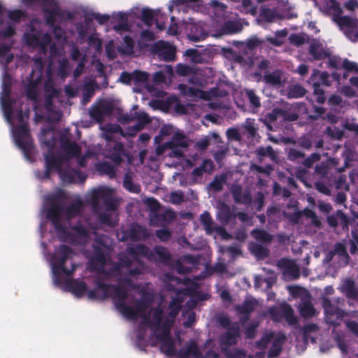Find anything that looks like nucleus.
Here are the masks:
<instances>
[{
	"label": "nucleus",
	"instance_id": "39448f33",
	"mask_svg": "<svg viewBox=\"0 0 358 358\" xmlns=\"http://www.w3.org/2000/svg\"><path fill=\"white\" fill-rule=\"evenodd\" d=\"M127 251L132 259L124 255L120 258V264L122 267H125L131 276L138 275L143 273L144 264L140 260V257H145L149 261L154 257L153 251L144 244L129 247Z\"/></svg>",
	"mask_w": 358,
	"mask_h": 358
},
{
	"label": "nucleus",
	"instance_id": "7ed1b4c3",
	"mask_svg": "<svg viewBox=\"0 0 358 358\" xmlns=\"http://www.w3.org/2000/svg\"><path fill=\"white\" fill-rule=\"evenodd\" d=\"M75 253L71 248L66 245H60L51 257V265L55 284H62V273L66 276H71L75 270L76 265L73 262Z\"/></svg>",
	"mask_w": 358,
	"mask_h": 358
},
{
	"label": "nucleus",
	"instance_id": "423d86ee",
	"mask_svg": "<svg viewBox=\"0 0 358 358\" xmlns=\"http://www.w3.org/2000/svg\"><path fill=\"white\" fill-rule=\"evenodd\" d=\"M36 69H33L27 77V84L25 85V96L27 99L36 101L38 97V87L43 77V63L41 58L35 61Z\"/></svg>",
	"mask_w": 358,
	"mask_h": 358
},
{
	"label": "nucleus",
	"instance_id": "4c0bfd02",
	"mask_svg": "<svg viewBox=\"0 0 358 358\" xmlns=\"http://www.w3.org/2000/svg\"><path fill=\"white\" fill-rule=\"evenodd\" d=\"M251 235L255 240L262 243L268 244L271 243L273 240V236L271 234L264 229H260L258 228L254 229L251 231Z\"/></svg>",
	"mask_w": 358,
	"mask_h": 358
},
{
	"label": "nucleus",
	"instance_id": "bf43d9fd",
	"mask_svg": "<svg viewBox=\"0 0 358 358\" xmlns=\"http://www.w3.org/2000/svg\"><path fill=\"white\" fill-rule=\"evenodd\" d=\"M341 67L347 72L358 74V64L348 59H343Z\"/></svg>",
	"mask_w": 358,
	"mask_h": 358
},
{
	"label": "nucleus",
	"instance_id": "5701e85b",
	"mask_svg": "<svg viewBox=\"0 0 358 358\" xmlns=\"http://www.w3.org/2000/svg\"><path fill=\"white\" fill-rule=\"evenodd\" d=\"M65 286L68 290L77 297H81L87 291V285L78 279H69L65 281Z\"/></svg>",
	"mask_w": 358,
	"mask_h": 358
},
{
	"label": "nucleus",
	"instance_id": "7c9ffc66",
	"mask_svg": "<svg viewBox=\"0 0 358 358\" xmlns=\"http://www.w3.org/2000/svg\"><path fill=\"white\" fill-rule=\"evenodd\" d=\"M301 316L305 319L310 318L315 315V308L310 299H305L301 301L299 306Z\"/></svg>",
	"mask_w": 358,
	"mask_h": 358
},
{
	"label": "nucleus",
	"instance_id": "2f4dec72",
	"mask_svg": "<svg viewBox=\"0 0 358 358\" xmlns=\"http://www.w3.org/2000/svg\"><path fill=\"white\" fill-rule=\"evenodd\" d=\"M280 309L282 316L289 325L294 326L298 324V319L295 316L294 310L289 304H282Z\"/></svg>",
	"mask_w": 358,
	"mask_h": 358
},
{
	"label": "nucleus",
	"instance_id": "20e7f679",
	"mask_svg": "<svg viewBox=\"0 0 358 358\" xmlns=\"http://www.w3.org/2000/svg\"><path fill=\"white\" fill-rule=\"evenodd\" d=\"M96 285L99 289L103 290L102 298L111 297L115 301V306L119 311L129 320L136 319L137 315L134 307L126 304L128 292L125 287L120 285L107 284L100 279L96 281Z\"/></svg>",
	"mask_w": 358,
	"mask_h": 358
},
{
	"label": "nucleus",
	"instance_id": "680f3d73",
	"mask_svg": "<svg viewBox=\"0 0 358 358\" xmlns=\"http://www.w3.org/2000/svg\"><path fill=\"white\" fill-rule=\"evenodd\" d=\"M44 92L45 96L50 97H57L59 96V91L55 88L54 83L52 81H47L44 85Z\"/></svg>",
	"mask_w": 358,
	"mask_h": 358
},
{
	"label": "nucleus",
	"instance_id": "6ab92c4d",
	"mask_svg": "<svg viewBox=\"0 0 358 358\" xmlns=\"http://www.w3.org/2000/svg\"><path fill=\"white\" fill-rule=\"evenodd\" d=\"M61 148L65 152L69 158L78 157L81 153L80 147L75 142H71L67 136L62 135L59 137Z\"/></svg>",
	"mask_w": 358,
	"mask_h": 358
},
{
	"label": "nucleus",
	"instance_id": "393cba45",
	"mask_svg": "<svg viewBox=\"0 0 358 358\" xmlns=\"http://www.w3.org/2000/svg\"><path fill=\"white\" fill-rule=\"evenodd\" d=\"M279 265L285 268V273L292 276L294 279H297L300 276V268L299 266L292 260L282 259L279 262Z\"/></svg>",
	"mask_w": 358,
	"mask_h": 358
},
{
	"label": "nucleus",
	"instance_id": "f257e3e1",
	"mask_svg": "<svg viewBox=\"0 0 358 358\" xmlns=\"http://www.w3.org/2000/svg\"><path fill=\"white\" fill-rule=\"evenodd\" d=\"M169 308V317H164V310L160 305L151 309L152 317L143 315L142 317L144 323L155 332L157 338L161 341L162 350L166 348L165 354L173 356L176 354V350L171 336V329L181 309V306L176 299H173L170 302Z\"/></svg>",
	"mask_w": 358,
	"mask_h": 358
},
{
	"label": "nucleus",
	"instance_id": "b1692460",
	"mask_svg": "<svg viewBox=\"0 0 358 358\" xmlns=\"http://www.w3.org/2000/svg\"><path fill=\"white\" fill-rule=\"evenodd\" d=\"M154 257L150 262H159L164 264H169L172 260V256L168 249L162 245H155L154 248Z\"/></svg>",
	"mask_w": 358,
	"mask_h": 358
},
{
	"label": "nucleus",
	"instance_id": "c756f323",
	"mask_svg": "<svg viewBox=\"0 0 358 358\" xmlns=\"http://www.w3.org/2000/svg\"><path fill=\"white\" fill-rule=\"evenodd\" d=\"M136 119L137 123L130 128V135H134L136 132L141 131L144 129L146 124L151 122L149 115L144 112L139 113L136 117Z\"/></svg>",
	"mask_w": 358,
	"mask_h": 358
},
{
	"label": "nucleus",
	"instance_id": "3c124183",
	"mask_svg": "<svg viewBox=\"0 0 358 358\" xmlns=\"http://www.w3.org/2000/svg\"><path fill=\"white\" fill-rule=\"evenodd\" d=\"M245 96L248 99L250 105L256 108L261 106L259 97L256 94L255 90L252 89H246Z\"/></svg>",
	"mask_w": 358,
	"mask_h": 358
},
{
	"label": "nucleus",
	"instance_id": "58836bf2",
	"mask_svg": "<svg viewBox=\"0 0 358 358\" xmlns=\"http://www.w3.org/2000/svg\"><path fill=\"white\" fill-rule=\"evenodd\" d=\"M243 134L248 138H255L257 136V127L255 126V120L247 118L243 125Z\"/></svg>",
	"mask_w": 358,
	"mask_h": 358
},
{
	"label": "nucleus",
	"instance_id": "0eeeda50",
	"mask_svg": "<svg viewBox=\"0 0 358 358\" xmlns=\"http://www.w3.org/2000/svg\"><path fill=\"white\" fill-rule=\"evenodd\" d=\"M16 145L22 150L26 158H29L33 149V140L30 136L28 123L17 125L13 131Z\"/></svg>",
	"mask_w": 358,
	"mask_h": 358
},
{
	"label": "nucleus",
	"instance_id": "2eb2a0df",
	"mask_svg": "<svg viewBox=\"0 0 358 358\" xmlns=\"http://www.w3.org/2000/svg\"><path fill=\"white\" fill-rule=\"evenodd\" d=\"M64 182L73 183L79 182L83 183L86 180V175L79 169L69 166L62 169L58 174Z\"/></svg>",
	"mask_w": 358,
	"mask_h": 358
},
{
	"label": "nucleus",
	"instance_id": "a19ab883",
	"mask_svg": "<svg viewBox=\"0 0 358 358\" xmlns=\"http://www.w3.org/2000/svg\"><path fill=\"white\" fill-rule=\"evenodd\" d=\"M200 221L208 234H211L214 231L213 220L208 212L205 211L200 215Z\"/></svg>",
	"mask_w": 358,
	"mask_h": 358
},
{
	"label": "nucleus",
	"instance_id": "338daca9",
	"mask_svg": "<svg viewBox=\"0 0 358 358\" xmlns=\"http://www.w3.org/2000/svg\"><path fill=\"white\" fill-rule=\"evenodd\" d=\"M25 16V13L18 9L13 10H9L8 11V18L16 23H18L20 22L22 17Z\"/></svg>",
	"mask_w": 358,
	"mask_h": 358
},
{
	"label": "nucleus",
	"instance_id": "0e129e2a",
	"mask_svg": "<svg viewBox=\"0 0 358 358\" xmlns=\"http://www.w3.org/2000/svg\"><path fill=\"white\" fill-rule=\"evenodd\" d=\"M256 153L258 156H260V157H267L268 156V157H270L271 158H273L275 157V152L271 145H268L266 148L259 147L256 150Z\"/></svg>",
	"mask_w": 358,
	"mask_h": 358
},
{
	"label": "nucleus",
	"instance_id": "f704fd0d",
	"mask_svg": "<svg viewBox=\"0 0 358 358\" xmlns=\"http://www.w3.org/2000/svg\"><path fill=\"white\" fill-rule=\"evenodd\" d=\"M123 187L131 193L138 194L141 191V185L134 182L131 173L129 172L124 176Z\"/></svg>",
	"mask_w": 358,
	"mask_h": 358
},
{
	"label": "nucleus",
	"instance_id": "473e14b6",
	"mask_svg": "<svg viewBox=\"0 0 358 358\" xmlns=\"http://www.w3.org/2000/svg\"><path fill=\"white\" fill-rule=\"evenodd\" d=\"M15 103L13 99H10V96H1V106L3 110L5 117L8 122H11L13 115V105Z\"/></svg>",
	"mask_w": 358,
	"mask_h": 358
},
{
	"label": "nucleus",
	"instance_id": "a878e982",
	"mask_svg": "<svg viewBox=\"0 0 358 358\" xmlns=\"http://www.w3.org/2000/svg\"><path fill=\"white\" fill-rule=\"evenodd\" d=\"M310 82L313 84L318 83L320 86L329 87L331 85L330 75L327 71H320L315 69L311 73Z\"/></svg>",
	"mask_w": 358,
	"mask_h": 358
},
{
	"label": "nucleus",
	"instance_id": "f8f14e48",
	"mask_svg": "<svg viewBox=\"0 0 358 358\" xmlns=\"http://www.w3.org/2000/svg\"><path fill=\"white\" fill-rule=\"evenodd\" d=\"M151 51L157 55L159 59L165 62L173 61L176 57L175 47L164 41L155 43L151 47Z\"/></svg>",
	"mask_w": 358,
	"mask_h": 358
},
{
	"label": "nucleus",
	"instance_id": "a18cd8bd",
	"mask_svg": "<svg viewBox=\"0 0 358 358\" xmlns=\"http://www.w3.org/2000/svg\"><path fill=\"white\" fill-rule=\"evenodd\" d=\"M280 116L285 122H294L299 119V114L292 108H280Z\"/></svg>",
	"mask_w": 358,
	"mask_h": 358
},
{
	"label": "nucleus",
	"instance_id": "f3484780",
	"mask_svg": "<svg viewBox=\"0 0 358 358\" xmlns=\"http://www.w3.org/2000/svg\"><path fill=\"white\" fill-rule=\"evenodd\" d=\"M103 243L99 242L98 245H93L94 255L90 259L92 266L97 268V266L101 267L100 273L108 275V273L103 269V266L106 264V257L103 249Z\"/></svg>",
	"mask_w": 358,
	"mask_h": 358
},
{
	"label": "nucleus",
	"instance_id": "9d476101",
	"mask_svg": "<svg viewBox=\"0 0 358 358\" xmlns=\"http://www.w3.org/2000/svg\"><path fill=\"white\" fill-rule=\"evenodd\" d=\"M117 236L120 241L125 242L129 240L131 241L145 240L150 237V234L145 227L134 222L128 229L118 231Z\"/></svg>",
	"mask_w": 358,
	"mask_h": 358
},
{
	"label": "nucleus",
	"instance_id": "79ce46f5",
	"mask_svg": "<svg viewBox=\"0 0 358 358\" xmlns=\"http://www.w3.org/2000/svg\"><path fill=\"white\" fill-rule=\"evenodd\" d=\"M13 81L11 76L7 73L4 72L2 78V92L1 96H10L12 90Z\"/></svg>",
	"mask_w": 358,
	"mask_h": 358
},
{
	"label": "nucleus",
	"instance_id": "a211bd4d",
	"mask_svg": "<svg viewBox=\"0 0 358 358\" xmlns=\"http://www.w3.org/2000/svg\"><path fill=\"white\" fill-rule=\"evenodd\" d=\"M239 336L240 329L238 324L237 322L233 323L227 331L220 336V344L222 347L235 345Z\"/></svg>",
	"mask_w": 358,
	"mask_h": 358
},
{
	"label": "nucleus",
	"instance_id": "774afa93",
	"mask_svg": "<svg viewBox=\"0 0 358 358\" xmlns=\"http://www.w3.org/2000/svg\"><path fill=\"white\" fill-rule=\"evenodd\" d=\"M326 314L329 315H336L338 319H341L345 315V312L338 307L332 305L329 308L325 310Z\"/></svg>",
	"mask_w": 358,
	"mask_h": 358
},
{
	"label": "nucleus",
	"instance_id": "13d9d810",
	"mask_svg": "<svg viewBox=\"0 0 358 358\" xmlns=\"http://www.w3.org/2000/svg\"><path fill=\"white\" fill-rule=\"evenodd\" d=\"M306 93V89L300 85H294L289 92V97L292 98H301L305 96Z\"/></svg>",
	"mask_w": 358,
	"mask_h": 358
},
{
	"label": "nucleus",
	"instance_id": "72a5a7b5",
	"mask_svg": "<svg viewBox=\"0 0 358 358\" xmlns=\"http://www.w3.org/2000/svg\"><path fill=\"white\" fill-rule=\"evenodd\" d=\"M341 289L347 298L351 299L357 298L358 292L356 289L355 282L352 279H346L342 285Z\"/></svg>",
	"mask_w": 358,
	"mask_h": 358
},
{
	"label": "nucleus",
	"instance_id": "c03bdc74",
	"mask_svg": "<svg viewBox=\"0 0 358 358\" xmlns=\"http://www.w3.org/2000/svg\"><path fill=\"white\" fill-rule=\"evenodd\" d=\"M150 303L151 301L148 299L143 298L141 300H137L134 307L137 316H140L143 319L142 315H146L145 312Z\"/></svg>",
	"mask_w": 358,
	"mask_h": 358
},
{
	"label": "nucleus",
	"instance_id": "4d7b16f0",
	"mask_svg": "<svg viewBox=\"0 0 358 358\" xmlns=\"http://www.w3.org/2000/svg\"><path fill=\"white\" fill-rule=\"evenodd\" d=\"M24 40L29 46L33 48H37L39 45V37L37 34L32 33H25L24 34Z\"/></svg>",
	"mask_w": 358,
	"mask_h": 358
},
{
	"label": "nucleus",
	"instance_id": "dca6fc26",
	"mask_svg": "<svg viewBox=\"0 0 358 358\" xmlns=\"http://www.w3.org/2000/svg\"><path fill=\"white\" fill-rule=\"evenodd\" d=\"M106 157L116 165H120L124 161V158L128 157V152L122 143L115 142L107 150Z\"/></svg>",
	"mask_w": 358,
	"mask_h": 358
},
{
	"label": "nucleus",
	"instance_id": "4be33fe9",
	"mask_svg": "<svg viewBox=\"0 0 358 358\" xmlns=\"http://www.w3.org/2000/svg\"><path fill=\"white\" fill-rule=\"evenodd\" d=\"M178 358H199L200 350L196 343L191 341L188 344L180 348L177 352Z\"/></svg>",
	"mask_w": 358,
	"mask_h": 358
},
{
	"label": "nucleus",
	"instance_id": "864d4df0",
	"mask_svg": "<svg viewBox=\"0 0 358 358\" xmlns=\"http://www.w3.org/2000/svg\"><path fill=\"white\" fill-rule=\"evenodd\" d=\"M132 78L135 84L146 83L148 81L149 75L146 72L135 70L132 72Z\"/></svg>",
	"mask_w": 358,
	"mask_h": 358
},
{
	"label": "nucleus",
	"instance_id": "ea45409f",
	"mask_svg": "<svg viewBox=\"0 0 358 358\" xmlns=\"http://www.w3.org/2000/svg\"><path fill=\"white\" fill-rule=\"evenodd\" d=\"M217 216L222 223H228L230 222L234 215L232 213L230 207L224 203H221L219 207Z\"/></svg>",
	"mask_w": 358,
	"mask_h": 358
},
{
	"label": "nucleus",
	"instance_id": "4468645a",
	"mask_svg": "<svg viewBox=\"0 0 358 358\" xmlns=\"http://www.w3.org/2000/svg\"><path fill=\"white\" fill-rule=\"evenodd\" d=\"M45 170L43 176V178H49L50 173L57 171L59 173V171L63 169L62 164L63 163V157L61 155H55L52 152H48L45 156Z\"/></svg>",
	"mask_w": 358,
	"mask_h": 358
},
{
	"label": "nucleus",
	"instance_id": "ddd939ff",
	"mask_svg": "<svg viewBox=\"0 0 358 358\" xmlns=\"http://www.w3.org/2000/svg\"><path fill=\"white\" fill-rule=\"evenodd\" d=\"M331 55V51L328 48L323 46L322 43L317 40H313L308 48V59L310 62L324 60Z\"/></svg>",
	"mask_w": 358,
	"mask_h": 358
},
{
	"label": "nucleus",
	"instance_id": "603ef678",
	"mask_svg": "<svg viewBox=\"0 0 358 358\" xmlns=\"http://www.w3.org/2000/svg\"><path fill=\"white\" fill-rule=\"evenodd\" d=\"M141 21L148 27H150L153 24L154 12L152 10L144 8L141 11Z\"/></svg>",
	"mask_w": 358,
	"mask_h": 358
},
{
	"label": "nucleus",
	"instance_id": "5fc2aeb1",
	"mask_svg": "<svg viewBox=\"0 0 358 358\" xmlns=\"http://www.w3.org/2000/svg\"><path fill=\"white\" fill-rule=\"evenodd\" d=\"M280 116V108L275 107L271 112L267 113L264 115V117L262 118V122H274Z\"/></svg>",
	"mask_w": 358,
	"mask_h": 358
},
{
	"label": "nucleus",
	"instance_id": "aec40b11",
	"mask_svg": "<svg viewBox=\"0 0 358 358\" xmlns=\"http://www.w3.org/2000/svg\"><path fill=\"white\" fill-rule=\"evenodd\" d=\"M231 194L236 203L250 205L252 202V196L249 192L243 193V188L239 185H234L231 188Z\"/></svg>",
	"mask_w": 358,
	"mask_h": 358
},
{
	"label": "nucleus",
	"instance_id": "e433bc0d",
	"mask_svg": "<svg viewBox=\"0 0 358 358\" xmlns=\"http://www.w3.org/2000/svg\"><path fill=\"white\" fill-rule=\"evenodd\" d=\"M250 252L258 259H264L269 256V249L259 243H252L250 246Z\"/></svg>",
	"mask_w": 358,
	"mask_h": 358
},
{
	"label": "nucleus",
	"instance_id": "37998d69",
	"mask_svg": "<svg viewBox=\"0 0 358 358\" xmlns=\"http://www.w3.org/2000/svg\"><path fill=\"white\" fill-rule=\"evenodd\" d=\"M226 180L227 176L224 173L217 175L215 176L213 181L210 182L209 187L215 192H220Z\"/></svg>",
	"mask_w": 358,
	"mask_h": 358
},
{
	"label": "nucleus",
	"instance_id": "c9c22d12",
	"mask_svg": "<svg viewBox=\"0 0 358 358\" xmlns=\"http://www.w3.org/2000/svg\"><path fill=\"white\" fill-rule=\"evenodd\" d=\"M329 10L332 15V20L337 24L339 19L343 17V10L341 3L336 0H329Z\"/></svg>",
	"mask_w": 358,
	"mask_h": 358
},
{
	"label": "nucleus",
	"instance_id": "de8ad7c7",
	"mask_svg": "<svg viewBox=\"0 0 358 358\" xmlns=\"http://www.w3.org/2000/svg\"><path fill=\"white\" fill-rule=\"evenodd\" d=\"M168 144L170 148L181 147L185 148L188 145V143L185 140V136L180 133L175 134Z\"/></svg>",
	"mask_w": 358,
	"mask_h": 358
},
{
	"label": "nucleus",
	"instance_id": "6e6d98bb",
	"mask_svg": "<svg viewBox=\"0 0 358 358\" xmlns=\"http://www.w3.org/2000/svg\"><path fill=\"white\" fill-rule=\"evenodd\" d=\"M99 222L109 227H115L117 225V222L113 221L110 214L107 213H101L98 215Z\"/></svg>",
	"mask_w": 358,
	"mask_h": 358
},
{
	"label": "nucleus",
	"instance_id": "052dcab7",
	"mask_svg": "<svg viewBox=\"0 0 358 358\" xmlns=\"http://www.w3.org/2000/svg\"><path fill=\"white\" fill-rule=\"evenodd\" d=\"M296 143L299 147L306 150H310L313 146L311 137L308 135H303L298 138Z\"/></svg>",
	"mask_w": 358,
	"mask_h": 358
},
{
	"label": "nucleus",
	"instance_id": "cd10ccee",
	"mask_svg": "<svg viewBox=\"0 0 358 358\" xmlns=\"http://www.w3.org/2000/svg\"><path fill=\"white\" fill-rule=\"evenodd\" d=\"M259 17L266 22H273L276 20L280 19L281 16L275 8H270L263 6L260 8Z\"/></svg>",
	"mask_w": 358,
	"mask_h": 358
},
{
	"label": "nucleus",
	"instance_id": "49530a36",
	"mask_svg": "<svg viewBox=\"0 0 358 358\" xmlns=\"http://www.w3.org/2000/svg\"><path fill=\"white\" fill-rule=\"evenodd\" d=\"M239 10L241 13L251 14L252 15H255L257 13V8L252 6L251 0H242Z\"/></svg>",
	"mask_w": 358,
	"mask_h": 358
},
{
	"label": "nucleus",
	"instance_id": "09e8293b",
	"mask_svg": "<svg viewBox=\"0 0 358 358\" xmlns=\"http://www.w3.org/2000/svg\"><path fill=\"white\" fill-rule=\"evenodd\" d=\"M222 30L227 34H236L241 30V27L237 22L229 20L224 24Z\"/></svg>",
	"mask_w": 358,
	"mask_h": 358
},
{
	"label": "nucleus",
	"instance_id": "e2e57ef3",
	"mask_svg": "<svg viewBox=\"0 0 358 358\" xmlns=\"http://www.w3.org/2000/svg\"><path fill=\"white\" fill-rule=\"evenodd\" d=\"M321 159V155L320 153L314 152L312 153L310 156L306 157L302 162V164L307 169L311 168L315 162L320 161Z\"/></svg>",
	"mask_w": 358,
	"mask_h": 358
},
{
	"label": "nucleus",
	"instance_id": "1a4fd4ad",
	"mask_svg": "<svg viewBox=\"0 0 358 358\" xmlns=\"http://www.w3.org/2000/svg\"><path fill=\"white\" fill-rule=\"evenodd\" d=\"M101 200L103 201V205L106 210L114 211L117 209L116 201L112 198L111 191L107 187H101L94 189L91 196V205L93 208H96Z\"/></svg>",
	"mask_w": 358,
	"mask_h": 358
},
{
	"label": "nucleus",
	"instance_id": "9b49d317",
	"mask_svg": "<svg viewBox=\"0 0 358 358\" xmlns=\"http://www.w3.org/2000/svg\"><path fill=\"white\" fill-rule=\"evenodd\" d=\"M345 36L352 41L358 40V19L344 15L337 24Z\"/></svg>",
	"mask_w": 358,
	"mask_h": 358
},
{
	"label": "nucleus",
	"instance_id": "f03ea898",
	"mask_svg": "<svg viewBox=\"0 0 358 358\" xmlns=\"http://www.w3.org/2000/svg\"><path fill=\"white\" fill-rule=\"evenodd\" d=\"M49 206L47 209V217L50 220L62 241H73L75 235L70 232L61 222V215L64 212L68 218L75 217L80 215L83 208V202L80 199L74 201L65 208L60 201L59 195L49 197Z\"/></svg>",
	"mask_w": 358,
	"mask_h": 358
},
{
	"label": "nucleus",
	"instance_id": "c85d7f7f",
	"mask_svg": "<svg viewBox=\"0 0 358 358\" xmlns=\"http://www.w3.org/2000/svg\"><path fill=\"white\" fill-rule=\"evenodd\" d=\"M215 169L213 162L210 159L203 160L202 164L193 169L192 174L195 177H201L204 173H210Z\"/></svg>",
	"mask_w": 358,
	"mask_h": 358
},
{
	"label": "nucleus",
	"instance_id": "69168bd1",
	"mask_svg": "<svg viewBox=\"0 0 358 358\" xmlns=\"http://www.w3.org/2000/svg\"><path fill=\"white\" fill-rule=\"evenodd\" d=\"M176 73L180 76H187L194 73V69L187 64H178L176 66Z\"/></svg>",
	"mask_w": 358,
	"mask_h": 358
},
{
	"label": "nucleus",
	"instance_id": "412c9836",
	"mask_svg": "<svg viewBox=\"0 0 358 358\" xmlns=\"http://www.w3.org/2000/svg\"><path fill=\"white\" fill-rule=\"evenodd\" d=\"M257 302L255 299H245L242 304L237 305L235 307L238 313L243 315L241 318V322H245L249 320L250 314L255 310Z\"/></svg>",
	"mask_w": 358,
	"mask_h": 358
},
{
	"label": "nucleus",
	"instance_id": "6e6552de",
	"mask_svg": "<svg viewBox=\"0 0 358 358\" xmlns=\"http://www.w3.org/2000/svg\"><path fill=\"white\" fill-rule=\"evenodd\" d=\"M42 11L45 15V20L48 25L53 26L57 21V17L64 19L66 16L71 19V13L62 10L55 0H47L42 6Z\"/></svg>",
	"mask_w": 358,
	"mask_h": 358
},
{
	"label": "nucleus",
	"instance_id": "8fccbe9b",
	"mask_svg": "<svg viewBox=\"0 0 358 358\" xmlns=\"http://www.w3.org/2000/svg\"><path fill=\"white\" fill-rule=\"evenodd\" d=\"M313 94L316 98V101L320 104L325 103L327 98L325 96L324 90L322 86L319 85L318 83H314L313 84Z\"/></svg>",
	"mask_w": 358,
	"mask_h": 358
},
{
	"label": "nucleus",
	"instance_id": "bb28decb",
	"mask_svg": "<svg viewBox=\"0 0 358 358\" xmlns=\"http://www.w3.org/2000/svg\"><path fill=\"white\" fill-rule=\"evenodd\" d=\"M263 81L271 86H280L282 83V73L280 70H275L272 72L266 71Z\"/></svg>",
	"mask_w": 358,
	"mask_h": 358
}]
</instances>
